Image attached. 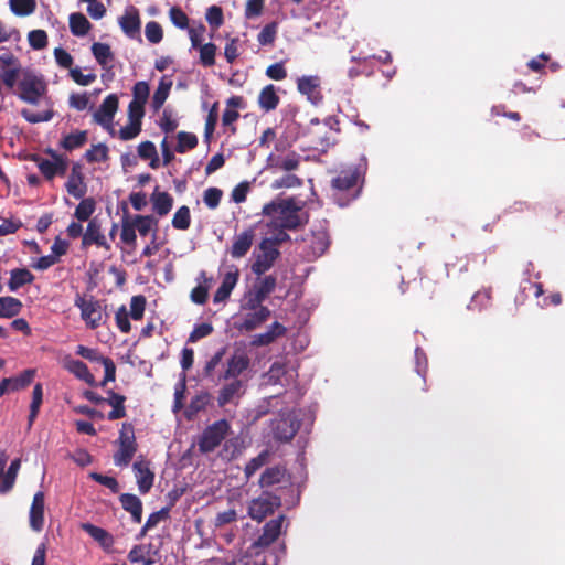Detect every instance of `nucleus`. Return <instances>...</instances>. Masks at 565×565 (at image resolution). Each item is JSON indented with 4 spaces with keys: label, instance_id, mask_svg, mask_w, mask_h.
Instances as JSON below:
<instances>
[{
    "label": "nucleus",
    "instance_id": "f257e3e1",
    "mask_svg": "<svg viewBox=\"0 0 565 565\" xmlns=\"http://www.w3.org/2000/svg\"><path fill=\"white\" fill-rule=\"evenodd\" d=\"M294 196L276 199L263 206V215L270 218V224L276 228L296 231L308 223V214L302 212Z\"/></svg>",
    "mask_w": 565,
    "mask_h": 565
},
{
    "label": "nucleus",
    "instance_id": "f03ea898",
    "mask_svg": "<svg viewBox=\"0 0 565 565\" xmlns=\"http://www.w3.org/2000/svg\"><path fill=\"white\" fill-rule=\"evenodd\" d=\"M362 174L358 167L342 169L331 180V198L341 207L349 205L361 192Z\"/></svg>",
    "mask_w": 565,
    "mask_h": 565
},
{
    "label": "nucleus",
    "instance_id": "7ed1b4c3",
    "mask_svg": "<svg viewBox=\"0 0 565 565\" xmlns=\"http://www.w3.org/2000/svg\"><path fill=\"white\" fill-rule=\"evenodd\" d=\"M332 119L328 118L321 122L319 119H311L310 127L307 131L310 148L317 151L326 152L331 146L335 143V136L338 130L332 128Z\"/></svg>",
    "mask_w": 565,
    "mask_h": 565
},
{
    "label": "nucleus",
    "instance_id": "20e7f679",
    "mask_svg": "<svg viewBox=\"0 0 565 565\" xmlns=\"http://www.w3.org/2000/svg\"><path fill=\"white\" fill-rule=\"evenodd\" d=\"M116 444L118 445V450L114 454V463L117 467H127L138 450L132 424H122Z\"/></svg>",
    "mask_w": 565,
    "mask_h": 565
},
{
    "label": "nucleus",
    "instance_id": "39448f33",
    "mask_svg": "<svg viewBox=\"0 0 565 565\" xmlns=\"http://www.w3.org/2000/svg\"><path fill=\"white\" fill-rule=\"evenodd\" d=\"M231 431L228 420L222 418L205 427L198 440L199 451L203 455L213 452Z\"/></svg>",
    "mask_w": 565,
    "mask_h": 565
},
{
    "label": "nucleus",
    "instance_id": "423d86ee",
    "mask_svg": "<svg viewBox=\"0 0 565 565\" xmlns=\"http://www.w3.org/2000/svg\"><path fill=\"white\" fill-rule=\"evenodd\" d=\"M74 306L81 310V318L86 323V327L95 330L105 323V306L100 300L90 296L88 299L77 294L74 300Z\"/></svg>",
    "mask_w": 565,
    "mask_h": 565
},
{
    "label": "nucleus",
    "instance_id": "0eeeda50",
    "mask_svg": "<svg viewBox=\"0 0 565 565\" xmlns=\"http://www.w3.org/2000/svg\"><path fill=\"white\" fill-rule=\"evenodd\" d=\"M19 98L28 104L38 105L41 97L46 93L47 85L42 76L33 72H24L22 79L18 84Z\"/></svg>",
    "mask_w": 565,
    "mask_h": 565
},
{
    "label": "nucleus",
    "instance_id": "6e6552de",
    "mask_svg": "<svg viewBox=\"0 0 565 565\" xmlns=\"http://www.w3.org/2000/svg\"><path fill=\"white\" fill-rule=\"evenodd\" d=\"M281 505V498L269 491H264L258 498L253 499L248 505V515L262 522L268 515H271L276 509Z\"/></svg>",
    "mask_w": 565,
    "mask_h": 565
},
{
    "label": "nucleus",
    "instance_id": "1a4fd4ad",
    "mask_svg": "<svg viewBox=\"0 0 565 565\" xmlns=\"http://www.w3.org/2000/svg\"><path fill=\"white\" fill-rule=\"evenodd\" d=\"M291 483V477L284 465L267 467L260 473L258 486L262 489L285 487Z\"/></svg>",
    "mask_w": 565,
    "mask_h": 565
},
{
    "label": "nucleus",
    "instance_id": "9d476101",
    "mask_svg": "<svg viewBox=\"0 0 565 565\" xmlns=\"http://www.w3.org/2000/svg\"><path fill=\"white\" fill-rule=\"evenodd\" d=\"M260 253L256 256L255 262L252 264V271L256 276H260L269 270L275 262L280 256V252L278 248H275L270 245V243L263 239L259 243Z\"/></svg>",
    "mask_w": 565,
    "mask_h": 565
},
{
    "label": "nucleus",
    "instance_id": "9b49d317",
    "mask_svg": "<svg viewBox=\"0 0 565 565\" xmlns=\"http://www.w3.org/2000/svg\"><path fill=\"white\" fill-rule=\"evenodd\" d=\"M118 97L115 94L108 95L99 108L94 113V121L104 128H106L111 136L115 135V130L113 128V119L118 109Z\"/></svg>",
    "mask_w": 565,
    "mask_h": 565
},
{
    "label": "nucleus",
    "instance_id": "f8f14e48",
    "mask_svg": "<svg viewBox=\"0 0 565 565\" xmlns=\"http://www.w3.org/2000/svg\"><path fill=\"white\" fill-rule=\"evenodd\" d=\"M65 189L75 199H82L87 193V184L81 162H73L71 173L65 183Z\"/></svg>",
    "mask_w": 565,
    "mask_h": 565
},
{
    "label": "nucleus",
    "instance_id": "ddd939ff",
    "mask_svg": "<svg viewBox=\"0 0 565 565\" xmlns=\"http://www.w3.org/2000/svg\"><path fill=\"white\" fill-rule=\"evenodd\" d=\"M250 360L244 351H236L227 360L226 369L218 375V381H227L237 379L243 372L249 367Z\"/></svg>",
    "mask_w": 565,
    "mask_h": 565
},
{
    "label": "nucleus",
    "instance_id": "4468645a",
    "mask_svg": "<svg viewBox=\"0 0 565 565\" xmlns=\"http://www.w3.org/2000/svg\"><path fill=\"white\" fill-rule=\"evenodd\" d=\"M330 246V236L326 228H319L311 234L310 242L307 246L306 258L315 260L321 257Z\"/></svg>",
    "mask_w": 565,
    "mask_h": 565
},
{
    "label": "nucleus",
    "instance_id": "2eb2a0df",
    "mask_svg": "<svg viewBox=\"0 0 565 565\" xmlns=\"http://www.w3.org/2000/svg\"><path fill=\"white\" fill-rule=\"evenodd\" d=\"M299 429V423L291 415H284L273 423V436L279 441L291 440Z\"/></svg>",
    "mask_w": 565,
    "mask_h": 565
},
{
    "label": "nucleus",
    "instance_id": "dca6fc26",
    "mask_svg": "<svg viewBox=\"0 0 565 565\" xmlns=\"http://www.w3.org/2000/svg\"><path fill=\"white\" fill-rule=\"evenodd\" d=\"M92 245H96L98 247H104L106 249H110V246L107 243L106 237L102 232V225L96 217L89 220L86 231L82 237V248L83 249H86Z\"/></svg>",
    "mask_w": 565,
    "mask_h": 565
},
{
    "label": "nucleus",
    "instance_id": "f3484780",
    "mask_svg": "<svg viewBox=\"0 0 565 565\" xmlns=\"http://www.w3.org/2000/svg\"><path fill=\"white\" fill-rule=\"evenodd\" d=\"M285 515L281 514L277 519H273L268 521L264 527L263 533L255 541L254 545L256 547H268L271 545L280 535L282 522L285 521Z\"/></svg>",
    "mask_w": 565,
    "mask_h": 565
},
{
    "label": "nucleus",
    "instance_id": "a211bd4d",
    "mask_svg": "<svg viewBox=\"0 0 565 565\" xmlns=\"http://www.w3.org/2000/svg\"><path fill=\"white\" fill-rule=\"evenodd\" d=\"M44 509L45 495L42 491H38L33 495V500L29 512L30 527L35 532H41L44 526Z\"/></svg>",
    "mask_w": 565,
    "mask_h": 565
},
{
    "label": "nucleus",
    "instance_id": "6ab92c4d",
    "mask_svg": "<svg viewBox=\"0 0 565 565\" xmlns=\"http://www.w3.org/2000/svg\"><path fill=\"white\" fill-rule=\"evenodd\" d=\"M254 238H255V231L252 227L235 235L233 238V244H232L231 250H230L231 256L233 258L244 257L250 249Z\"/></svg>",
    "mask_w": 565,
    "mask_h": 565
},
{
    "label": "nucleus",
    "instance_id": "aec40b11",
    "mask_svg": "<svg viewBox=\"0 0 565 565\" xmlns=\"http://www.w3.org/2000/svg\"><path fill=\"white\" fill-rule=\"evenodd\" d=\"M137 479L138 489L141 494H146L153 486L154 473L150 470L147 461L140 460L132 465Z\"/></svg>",
    "mask_w": 565,
    "mask_h": 565
},
{
    "label": "nucleus",
    "instance_id": "412c9836",
    "mask_svg": "<svg viewBox=\"0 0 565 565\" xmlns=\"http://www.w3.org/2000/svg\"><path fill=\"white\" fill-rule=\"evenodd\" d=\"M270 310L267 307L259 308L258 310L246 313L239 323H236V329L239 331H253L260 327L270 317Z\"/></svg>",
    "mask_w": 565,
    "mask_h": 565
},
{
    "label": "nucleus",
    "instance_id": "4be33fe9",
    "mask_svg": "<svg viewBox=\"0 0 565 565\" xmlns=\"http://www.w3.org/2000/svg\"><path fill=\"white\" fill-rule=\"evenodd\" d=\"M238 278H239V270L237 268H234L233 270L227 271L224 275L220 287L217 288V290L215 291V294L213 296V302L220 303V302L226 301L230 298L232 290L235 288L237 281H238Z\"/></svg>",
    "mask_w": 565,
    "mask_h": 565
},
{
    "label": "nucleus",
    "instance_id": "5701e85b",
    "mask_svg": "<svg viewBox=\"0 0 565 565\" xmlns=\"http://www.w3.org/2000/svg\"><path fill=\"white\" fill-rule=\"evenodd\" d=\"M319 86L320 78L318 76H302L297 81L298 90L302 95H306L313 104H318L322 100Z\"/></svg>",
    "mask_w": 565,
    "mask_h": 565
},
{
    "label": "nucleus",
    "instance_id": "b1692460",
    "mask_svg": "<svg viewBox=\"0 0 565 565\" xmlns=\"http://www.w3.org/2000/svg\"><path fill=\"white\" fill-rule=\"evenodd\" d=\"M119 25L122 32L129 38H135L139 34L141 21L138 9L135 7L128 8L124 15L119 18Z\"/></svg>",
    "mask_w": 565,
    "mask_h": 565
},
{
    "label": "nucleus",
    "instance_id": "393cba45",
    "mask_svg": "<svg viewBox=\"0 0 565 565\" xmlns=\"http://www.w3.org/2000/svg\"><path fill=\"white\" fill-rule=\"evenodd\" d=\"M230 383H226L217 395V405L220 407H224L225 405L232 403L235 398L241 397L243 394V381L239 379H231Z\"/></svg>",
    "mask_w": 565,
    "mask_h": 565
},
{
    "label": "nucleus",
    "instance_id": "a878e982",
    "mask_svg": "<svg viewBox=\"0 0 565 565\" xmlns=\"http://www.w3.org/2000/svg\"><path fill=\"white\" fill-rule=\"evenodd\" d=\"M287 329L281 323L275 321L270 324L268 330L264 333H259L254 335L252 340V345L254 347H265L273 343L277 338L285 335Z\"/></svg>",
    "mask_w": 565,
    "mask_h": 565
},
{
    "label": "nucleus",
    "instance_id": "bb28decb",
    "mask_svg": "<svg viewBox=\"0 0 565 565\" xmlns=\"http://www.w3.org/2000/svg\"><path fill=\"white\" fill-rule=\"evenodd\" d=\"M107 395L108 397L105 403L111 406V411L108 413L107 418L109 420L124 418L127 414L125 407L126 396L118 394L113 390L107 391Z\"/></svg>",
    "mask_w": 565,
    "mask_h": 565
},
{
    "label": "nucleus",
    "instance_id": "cd10ccee",
    "mask_svg": "<svg viewBox=\"0 0 565 565\" xmlns=\"http://www.w3.org/2000/svg\"><path fill=\"white\" fill-rule=\"evenodd\" d=\"M119 501L125 511L131 514V519L135 523H140L142 518V502L141 500L131 493H122L119 497Z\"/></svg>",
    "mask_w": 565,
    "mask_h": 565
},
{
    "label": "nucleus",
    "instance_id": "c85d7f7f",
    "mask_svg": "<svg viewBox=\"0 0 565 565\" xmlns=\"http://www.w3.org/2000/svg\"><path fill=\"white\" fill-rule=\"evenodd\" d=\"M152 209L159 216L167 215L173 206V198L168 192H160L158 186L150 196Z\"/></svg>",
    "mask_w": 565,
    "mask_h": 565
},
{
    "label": "nucleus",
    "instance_id": "c756f323",
    "mask_svg": "<svg viewBox=\"0 0 565 565\" xmlns=\"http://www.w3.org/2000/svg\"><path fill=\"white\" fill-rule=\"evenodd\" d=\"M65 369L74 374L77 379L84 381L86 384L94 386L96 381L94 375L88 370L87 365L81 360H66L64 364Z\"/></svg>",
    "mask_w": 565,
    "mask_h": 565
},
{
    "label": "nucleus",
    "instance_id": "7c9ffc66",
    "mask_svg": "<svg viewBox=\"0 0 565 565\" xmlns=\"http://www.w3.org/2000/svg\"><path fill=\"white\" fill-rule=\"evenodd\" d=\"M280 98L273 84L266 85L258 95V105L264 111H271L279 105Z\"/></svg>",
    "mask_w": 565,
    "mask_h": 565
},
{
    "label": "nucleus",
    "instance_id": "2f4dec72",
    "mask_svg": "<svg viewBox=\"0 0 565 565\" xmlns=\"http://www.w3.org/2000/svg\"><path fill=\"white\" fill-rule=\"evenodd\" d=\"M82 527L90 537L98 542L104 550L108 551L113 546V535L103 527L90 523H84Z\"/></svg>",
    "mask_w": 565,
    "mask_h": 565
},
{
    "label": "nucleus",
    "instance_id": "473e14b6",
    "mask_svg": "<svg viewBox=\"0 0 565 565\" xmlns=\"http://www.w3.org/2000/svg\"><path fill=\"white\" fill-rule=\"evenodd\" d=\"M269 160L271 161V167L282 170V171H294L299 168L300 164V154L292 151L285 156H278V157H269Z\"/></svg>",
    "mask_w": 565,
    "mask_h": 565
},
{
    "label": "nucleus",
    "instance_id": "72a5a7b5",
    "mask_svg": "<svg viewBox=\"0 0 565 565\" xmlns=\"http://www.w3.org/2000/svg\"><path fill=\"white\" fill-rule=\"evenodd\" d=\"M92 53L98 64L104 70H109L113 67L114 62V53L110 50V46L106 43L96 42L92 45Z\"/></svg>",
    "mask_w": 565,
    "mask_h": 565
},
{
    "label": "nucleus",
    "instance_id": "f704fd0d",
    "mask_svg": "<svg viewBox=\"0 0 565 565\" xmlns=\"http://www.w3.org/2000/svg\"><path fill=\"white\" fill-rule=\"evenodd\" d=\"M34 275L26 268H14L10 271L8 287L10 291H17L24 285L32 284Z\"/></svg>",
    "mask_w": 565,
    "mask_h": 565
},
{
    "label": "nucleus",
    "instance_id": "c9c22d12",
    "mask_svg": "<svg viewBox=\"0 0 565 565\" xmlns=\"http://www.w3.org/2000/svg\"><path fill=\"white\" fill-rule=\"evenodd\" d=\"M270 451L268 449H264L256 457L249 459L244 467V477L248 481L259 469L265 467L270 459Z\"/></svg>",
    "mask_w": 565,
    "mask_h": 565
},
{
    "label": "nucleus",
    "instance_id": "e433bc0d",
    "mask_svg": "<svg viewBox=\"0 0 565 565\" xmlns=\"http://www.w3.org/2000/svg\"><path fill=\"white\" fill-rule=\"evenodd\" d=\"M171 87L172 81L167 76H163L160 79L154 94L152 95L151 107L154 111H158L163 106L164 102L169 97Z\"/></svg>",
    "mask_w": 565,
    "mask_h": 565
},
{
    "label": "nucleus",
    "instance_id": "4c0bfd02",
    "mask_svg": "<svg viewBox=\"0 0 565 565\" xmlns=\"http://www.w3.org/2000/svg\"><path fill=\"white\" fill-rule=\"evenodd\" d=\"M70 30L75 36H84L92 29L90 22L87 18L81 12H74L70 14L68 18Z\"/></svg>",
    "mask_w": 565,
    "mask_h": 565
},
{
    "label": "nucleus",
    "instance_id": "58836bf2",
    "mask_svg": "<svg viewBox=\"0 0 565 565\" xmlns=\"http://www.w3.org/2000/svg\"><path fill=\"white\" fill-rule=\"evenodd\" d=\"M88 140V132L86 130H77L66 135L61 140L60 145L63 149L72 151L82 148Z\"/></svg>",
    "mask_w": 565,
    "mask_h": 565
},
{
    "label": "nucleus",
    "instance_id": "ea45409f",
    "mask_svg": "<svg viewBox=\"0 0 565 565\" xmlns=\"http://www.w3.org/2000/svg\"><path fill=\"white\" fill-rule=\"evenodd\" d=\"M23 305L14 297H0V318H13L21 312Z\"/></svg>",
    "mask_w": 565,
    "mask_h": 565
},
{
    "label": "nucleus",
    "instance_id": "a19ab883",
    "mask_svg": "<svg viewBox=\"0 0 565 565\" xmlns=\"http://www.w3.org/2000/svg\"><path fill=\"white\" fill-rule=\"evenodd\" d=\"M35 375L34 370H25L19 376L4 377L3 381H8L9 392H17L29 386Z\"/></svg>",
    "mask_w": 565,
    "mask_h": 565
},
{
    "label": "nucleus",
    "instance_id": "79ce46f5",
    "mask_svg": "<svg viewBox=\"0 0 565 565\" xmlns=\"http://www.w3.org/2000/svg\"><path fill=\"white\" fill-rule=\"evenodd\" d=\"M81 202L75 209L74 216L79 222H85L92 220L90 216L96 210V201L94 198H82Z\"/></svg>",
    "mask_w": 565,
    "mask_h": 565
},
{
    "label": "nucleus",
    "instance_id": "37998d69",
    "mask_svg": "<svg viewBox=\"0 0 565 565\" xmlns=\"http://www.w3.org/2000/svg\"><path fill=\"white\" fill-rule=\"evenodd\" d=\"M31 160L36 163L38 169L47 181L55 178V159L49 160L39 154H32Z\"/></svg>",
    "mask_w": 565,
    "mask_h": 565
},
{
    "label": "nucleus",
    "instance_id": "c03bdc74",
    "mask_svg": "<svg viewBox=\"0 0 565 565\" xmlns=\"http://www.w3.org/2000/svg\"><path fill=\"white\" fill-rule=\"evenodd\" d=\"M11 11L18 17L32 14L36 9L35 0H9Z\"/></svg>",
    "mask_w": 565,
    "mask_h": 565
},
{
    "label": "nucleus",
    "instance_id": "a18cd8bd",
    "mask_svg": "<svg viewBox=\"0 0 565 565\" xmlns=\"http://www.w3.org/2000/svg\"><path fill=\"white\" fill-rule=\"evenodd\" d=\"M191 225V212L189 206L182 205L180 206L173 217H172V226L175 230L186 231Z\"/></svg>",
    "mask_w": 565,
    "mask_h": 565
},
{
    "label": "nucleus",
    "instance_id": "49530a36",
    "mask_svg": "<svg viewBox=\"0 0 565 565\" xmlns=\"http://www.w3.org/2000/svg\"><path fill=\"white\" fill-rule=\"evenodd\" d=\"M108 147L105 143L93 145L85 152V159L89 163L105 162L108 160Z\"/></svg>",
    "mask_w": 565,
    "mask_h": 565
},
{
    "label": "nucleus",
    "instance_id": "de8ad7c7",
    "mask_svg": "<svg viewBox=\"0 0 565 565\" xmlns=\"http://www.w3.org/2000/svg\"><path fill=\"white\" fill-rule=\"evenodd\" d=\"M177 138L178 143L175 150L179 153H184L185 151L194 149L198 146V138L192 132L180 131Z\"/></svg>",
    "mask_w": 565,
    "mask_h": 565
},
{
    "label": "nucleus",
    "instance_id": "09e8293b",
    "mask_svg": "<svg viewBox=\"0 0 565 565\" xmlns=\"http://www.w3.org/2000/svg\"><path fill=\"white\" fill-rule=\"evenodd\" d=\"M158 221L151 215H136L132 222L141 236H146L152 226H157Z\"/></svg>",
    "mask_w": 565,
    "mask_h": 565
},
{
    "label": "nucleus",
    "instance_id": "8fccbe9b",
    "mask_svg": "<svg viewBox=\"0 0 565 565\" xmlns=\"http://www.w3.org/2000/svg\"><path fill=\"white\" fill-rule=\"evenodd\" d=\"M200 62L205 67H211L215 64L216 45L213 43H206L200 47Z\"/></svg>",
    "mask_w": 565,
    "mask_h": 565
},
{
    "label": "nucleus",
    "instance_id": "3c124183",
    "mask_svg": "<svg viewBox=\"0 0 565 565\" xmlns=\"http://www.w3.org/2000/svg\"><path fill=\"white\" fill-rule=\"evenodd\" d=\"M211 395L207 392H201L200 394L195 395L188 407L189 415L198 414L199 412L203 411L207 404L210 403Z\"/></svg>",
    "mask_w": 565,
    "mask_h": 565
},
{
    "label": "nucleus",
    "instance_id": "603ef678",
    "mask_svg": "<svg viewBox=\"0 0 565 565\" xmlns=\"http://www.w3.org/2000/svg\"><path fill=\"white\" fill-rule=\"evenodd\" d=\"M145 35L152 44H158L163 39L162 26L157 21H149L145 28Z\"/></svg>",
    "mask_w": 565,
    "mask_h": 565
},
{
    "label": "nucleus",
    "instance_id": "864d4df0",
    "mask_svg": "<svg viewBox=\"0 0 565 565\" xmlns=\"http://www.w3.org/2000/svg\"><path fill=\"white\" fill-rule=\"evenodd\" d=\"M277 35V23L271 22L266 24L257 36V41L260 45H271L275 42Z\"/></svg>",
    "mask_w": 565,
    "mask_h": 565
},
{
    "label": "nucleus",
    "instance_id": "5fc2aeb1",
    "mask_svg": "<svg viewBox=\"0 0 565 565\" xmlns=\"http://www.w3.org/2000/svg\"><path fill=\"white\" fill-rule=\"evenodd\" d=\"M29 44L33 50H43L47 46V34L44 30H32L28 34Z\"/></svg>",
    "mask_w": 565,
    "mask_h": 565
},
{
    "label": "nucleus",
    "instance_id": "6e6d98bb",
    "mask_svg": "<svg viewBox=\"0 0 565 565\" xmlns=\"http://www.w3.org/2000/svg\"><path fill=\"white\" fill-rule=\"evenodd\" d=\"M205 19L213 30H217L224 22L222 8L217 6H211L206 10Z\"/></svg>",
    "mask_w": 565,
    "mask_h": 565
},
{
    "label": "nucleus",
    "instance_id": "4d7b16f0",
    "mask_svg": "<svg viewBox=\"0 0 565 565\" xmlns=\"http://www.w3.org/2000/svg\"><path fill=\"white\" fill-rule=\"evenodd\" d=\"M222 196L223 191L218 188L212 186L204 191L203 202L209 209L215 210L220 205Z\"/></svg>",
    "mask_w": 565,
    "mask_h": 565
},
{
    "label": "nucleus",
    "instance_id": "13d9d810",
    "mask_svg": "<svg viewBox=\"0 0 565 565\" xmlns=\"http://www.w3.org/2000/svg\"><path fill=\"white\" fill-rule=\"evenodd\" d=\"M89 478L95 482L108 488L113 493L119 492V483L114 477L105 476L99 472H90Z\"/></svg>",
    "mask_w": 565,
    "mask_h": 565
},
{
    "label": "nucleus",
    "instance_id": "bf43d9fd",
    "mask_svg": "<svg viewBox=\"0 0 565 565\" xmlns=\"http://www.w3.org/2000/svg\"><path fill=\"white\" fill-rule=\"evenodd\" d=\"M45 153H47L52 159H55V177H64L68 168L67 158L51 148H47Z\"/></svg>",
    "mask_w": 565,
    "mask_h": 565
},
{
    "label": "nucleus",
    "instance_id": "052dcab7",
    "mask_svg": "<svg viewBox=\"0 0 565 565\" xmlns=\"http://www.w3.org/2000/svg\"><path fill=\"white\" fill-rule=\"evenodd\" d=\"M146 308V298L142 295L134 296L130 301V313L129 316L134 320H140L143 317Z\"/></svg>",
    "mask_w": 565,
    "mask_h": 565
},
{
    "label": "nucleus",
    "instance_id": "680f3d73",
    "mask_svg": "<svg viewBox=\"0 0 565 565\" xmlns=\"http://www.w3.org/2000/svg\"><path fill=\"white\" fill-rule=\"evenodd\" d=\"M277 280L273 275L265 276L256 286L255 290L267 298L276 288Z\"/></svg>",
    "mask_w": 565,
    "mask_h": 565
},
{
    "label": "nucleus",
    "instance_id": "e2e57ef3",
    "mask_svg": "<svg viewBox=\"0 0 565 565\" xmlns=\"http://www.w3.org/2000/svg\"><path fill=\"white\" fill-rule=\"evenodd\" d=\"M171 22L179 29H186L189 26V18L179 7H172L169 10Z\"/></svg>",
    "mask_w": 565,
    "mask_h": 565
},
{
    "label": "nucleus",
    "instance_id": "0e129e2a",
    "mask_svg": "<svg viewBox=\"0 0 565 565\" xmlns=\"http://www.w3.org/2000/svg\"><path fill=\"white\" fill-rule=\"evenodd\" d=\"M20 74V67L0 68V78L2 83L10 89L17 84Z\"/></svg>",
    "mask_w": 565,
    "mask_h": 565
},
{
    "label": "nucleus",
    "instance_id": "69168bd1",
    "mask_svg": "<svg viewBox=\"0 0 565 565\" xmlns=\"http://www.w3.org/2000/svg\"><path fill=\"white\" fill-rule=\"evenodd\" d=\"M149 85L147 82H137L132 87V100L146 104L149 98Z\"/></svg>",
    "mask_w": 565,
    "mask_h": 565
},
{
    "label": "nucleus",
    "instance_id": "338daca9",
    "mask_svg": "<svg viewBox=\"0 0 565 565\" xmlns=\"http://www.w3.org/2000/svg\"><path fill=\"white\" fill-rule=\"evenodd\" d=\"M116 326L122 333H128L131 330V324L129 321V313L125 306H121L115 316Z\"/></svg>",
    "mask_w": 565,
    "mask_h": 565
},
{
    "label": "nucleus",
    "instance_id": "774afa93",
    "mask_svg": "<svg viewBox=\"0 0 565 565\" xmlns=\"http://www.w3.org/2000/svg\"><path fill=\"white\" fill-rule=\"evenodd\" d=\"M302 184V181L300 178H298L295 174H285L279 179H276L273 183V186L275 189H281V188H298Z\"/></svg>",
    "mask_w": 565,
    "mask_h": 565
}]
</instances>
